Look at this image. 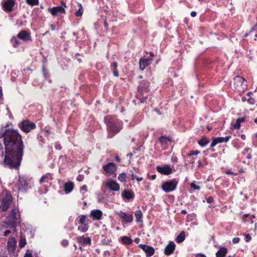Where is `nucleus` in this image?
Masks as SVG:
<instances>
[{
  "label": "nucleus",
  "instance_id": "1",
  "mask_svg": "<svg viewBox=\"0 0 257 257\" xmlns=\"http://www.w3.org/2000/svg\"><path fill=\"white\" fill-rule=\"evenodd\" d=\"M7 126L8 124L0 130V138L5 146L3 164L10 169L18 170L24 155V144L18 131Z\"/></svg>",
  "mask_w": 257,
  "mask_h": 257
},
{
  "label": "nucleus",
  "instance_id": "2",
  "mask_svg": "<svg viewBox=\"0 0 257 257\" xmlns=\"http://www.w3.org/2000/svg\"><path fill=\"white\" fill-rule=\"evenodd\" d=\"M105 121L107 125L108 137L111 138L118 133L122 127V122L115 117L106 116Z\"/></svg>",
  "mask_w": 257,
  "mask_h": 257
},
{
  "label": "nucleus",
  "instance_id": "3",
  "mask_svg": "<svg viewBox=\"0 0 257 257\" xmlns=\"http://www.w3.org/2000/svg\"><path fill=\"white\" fill-rule=\"evenodd\" d=\"M9 223L14 228V230H16V226L20 223V217L19 210L17 208L13 209L9 216L7 217Z\"/></svg>",
  "mask_w": 257,
  "mask_h": 257
},
{
  "label": "nucleus",
  "instance_id": "4",
  "mask_svg": "<svg viewBox=\"0 0 257 257\" xmlns=\"http://www.w3.org/2000/svg\"><path fill=\"white\" fill-rule=\"evenodd\" d=\"M89 219L86 215H81L77 217L75 220V224L78 222L79 225L78 226V230L81 233L86 232L89 228Z\"/></svg>",
  "mask_w": 257,
  "mask_h": 257
},
{
  "label": "nucleus",
  "instance_id": "5",
  "mask_svg": "<svg viewBox=\"0 0 257 257\" xmlns=\"http://www.w3.org/2000/svg\"><path fill=\"white\" fill-rule=\"evenodd\" d=\"M178 184L177 179L166 181L162 185V189L166 193H169L176 190Z\"/></svg>",
  "mask_w": 257,
  "mask_h": 257
},
{
  "label": "nucleus",
  "instance_id": "6",
  "mask_svg": "<svg viewBox=\"0 0 257 257\" xmlns=\"http://www.w3.org/2000/svg\"><path fill=\"white\" fill-rule=\"evenodd\" d=\"M19 126L23 132L26 133H29L36 127L35 123L31 122L28 119L24 120L19 123Z\"/></svg>",
  "mask_w": 257,
  "mask_h": 257
},
{
  "label": "nucleus",
  "instance_id": "7",
  "mask_svg": "<svg viewBox=\"0 0 257 257\" xmlns=\"http://www.w3.org/2000/svg\"><path fill=\"white\" fill-rule=\"evenodd\" d=\"M116 214L119 216L121 222L122 223H131L133 220L134 217L133 212L126 214L125 212L120 211L117 212Z\"/></svg>",
  "mask_w": 257,
  "mask_h": 257
},
{
  "label": "nucleus",
  "instance_id": "8",
  "mask_svg": "<svg viewBox=\"0 0 257 257\" xmlns=\"http://www.w3.org/2000/svg\"><path fill=\"white\" fill-rule=\"evenodd\" d=\"M103 184L111 191H118L119 190V185L114 180L107 179L103 182Z\"/></svg>",
  "mask_w": 257,
  "mask_h": 257
},
{
  "label": "nucleus",
  "instance_id": "9",
  "mask_svg": "<svg viewBox=\"0 0 257 257\" xmlns=\"http://www.w3.org/2000/svg\"><path fill=\"white\" fill-rule=\"evenodd\" d=\"M17 247L16 240L14 237H10L7 242V249L10 254L15 255Z\"/></svg>",
  "mask_w": 257,
  "mask_h": 257
},
{
  "label": "nucleus",
  "instance_id": "10",
  "mask_svg": "<svg viewBox=\"0 0 257 257\" xmlns=\"http://www.w3.org/2000/svg\"><path fill=\"white\" fill-rule=\"evenodd\" d=\"M234 84L236 86L235 88L237 89H243L246 86V84L245 83V79L240 76H236L233 79Z\"/></svg>",
  "mask_w": 257,
  "mask_h": 257
},
{
  "label": "nucleus",
  "instance_id": "11",
  "mask_svg": "<svg viewBox=\"0 0 257 257\" xmlns=\"http://www.w3.org/2000/svg\"><path fill=\"white\" fill-rule=\"evenodd\" d=\"M157 171L162 174L168 175L173 172L172 168L169 165H165L163 166H157Z\"/></svg>",
  "mask_w": 257,
  "mask_h": 257
},
{
  "label": "nucleus",
  "instance_id": "12",
  "mask_svg": "<svg viewBox=\"0 0 257 257\" xmlns=\"http://www.w3.org/2000/svg\"><path fill=\"white\" fill-rule=\"evenodd\" d=\"M104 170L109 175L114 174L116 176L115 171L116 170V166L113 163H109L103 166Z\"/></svg>",
  "mask_w": 257,
  "mask_h": 257
},
{
  "label": "nucleus",
  "instance_id": "13",
  "mask_svg": "<svg viewBox=\"0 0 257 257\" xmlns=\"http://www.w3.org/2000/svg\"><path fill=\"white\" fill-rule=\"evenodd\" d=\"M15 4V0H6L2 3V6L5 11L10 12L13 11Z\"/></svg>",
  "mask_w": 257,
  "mask_h": 257
},
{
  "label": "nucleus",
  "instance_id": "14",
  "mask_svg": "<svg viewBox=\"0 0 257 257\" xmlns=\"http://www.w3.org/2000/svg\"><path fill=\"white\" fill-rule=\"evenodd\" d=\"M139 246L146 252L147 257L152 256L155 253L154 248L152 246L143 244H139Z\"/></svg>",
  "mask_w": 257,
  "mask_h": 257
},
{
  "label": "nucleus",
  "instance_id": "15",
  "mask_svg": "<svg viewBox=\"0 0 257 257\" xmlns=\"http://www.w3.org/2000/svg\"><path fill=\"white\" fill-rule=\"evenodd\" d=\"M17 36L19 39L24 42H28L31 40L30 33L25 30L21 31Z\"/></svg>",
  "mask_w": 257,
  "mask_h": 257
},
{
  "label": "nucleus",
  "instance_id": "16",
  "mask_svg": "<svg viewBox=\"0 0 257 257\" xmlns=\"http://www.w3.org/2000/svg\"><path fill=\"white\" fill-rule=\"evenodd\" d=\"M230 138V136H226L225 137L214 138L211 143L210 146L211 147H214L219 143H221L223 142H227Z\"/></svg>",
  "mask_w": 257,
  "mask_h": 257
},
{
  "label": "nucleus",
  "instance_id": "17",
  "mask_svg": "<svg viewBox=\"0 0 257 257\" xmlns=\"http://www.w3.org/2000/svg\"><path fill=\"white\" fill-rule=\"evenodd\" d=\"M53 17L56 16L58 14H65V10L62 6L53 7L49 10Z\"/></svg>",
  "mask_w": 257,
  "mask_h": 257
},
{
  "label": "nucleus",
  "instance_id": "18",
  "mask_svg": "<svg viewBox=\"0 0 257 257\" xmlns=\"http://www.w3.org/2000/svg\"><path fill=\"white\" fill-rule=\"evenodd\" d=\"M176 245L173 241H170L165 247L164 253L167 255L172 254L175 249Z\"/></svg>",
  "mask_w": 257,
  "mask_h": 257
},
{
  "label": "nucleus",
  "instance_id": "19",
  "mask_svg": "<svg viewBox=\"0 0 257 257\" xmlns=\"http://www.w3.org/2000/svg\"><path fill=\"white\" fill-rule=\"evenodd\" d=\"M77 242L81 245H90L91 243V239L89 237H85L84 236H78L76 237Z\"/></svg>",
  "mask_w": 257,
  "mask_h": 257
},
{
  "label": "nucleus",
  "instance_id": "20",
  "mask_svg": "<svg viewBox=\"0 0 257 257\" xmlns=\"http://www.w3.org/2000/svg\"><path fill=\"white\" fill-rule=\"evenodd\" d=\"M11 196H7L5 197L2 202V209L3 211H6L12 202Z\"/></svg>",
  "mask_w": 257,
  "mask_h": 257
},
{
  "label": "nucleus",
  "instance_id": "21",
  "mask_svg": "<svg viewBox=\"0 0 257 257\" xmlns=\"http://www.w3.org/2000/svg\"><path fill=\"white\" fill-rule=\"evenodd\" d=\"M90 215L94 220H100L102 216V212L99 209L92 210L90 213Z\"/></svg>",
  "mask_w": 257,
  "mask_h": 257
},
{
  "label": "nucleus",
  "instance_id": "22",
  "mask_svg": "<svg viewBox=\"0 0 257 257\" xmlns=\"http://www.w3.org/2000/svg\"><path fill=\"white\" fill-rule=\"evenodd\" d=\"M152 61V58H141L140 59V67L142 70H144L146 67L150 65Z\"/></svg>",
  "mask_w": 257,
  "mask_h": 257
},
{
  "label": "nucleus",
  "instance_id": "23",
  "mask_svg": "<svg viewBox=\"0 0 257 257\" xmlns=\"http://www.w3.org/2000/svg\"><path fill=\"white\" fill-rule=\"evenodd\" d=\"M19 191H26L28 188V183L27 181L22 177H19Z\"/></svg>",
  "mask_w": 257,
  "mask_h": 257
},
{
  "label": "nucleus",
  "instance_id": "24",
  "mask_svg": "<svg viewBox=\"0 0 257 257\" xmlns=\"http://www.w3.org/2000/svg\"><path fill=\"white\" fill-rule=\"evenodd\" d=\"M52 179V175L51 173H48L42 176L39 182L40 184L45 185V183H49Z\"/></svg>",
  "mask_w": 257,
  "mask_h": 257
},
{
  "label": "nucleus",
  "instance_id": "25",
  "mask_svg": "<svg viewBox=\"0 0 257 257\" xmlns=\"http://www.w3.org/2000/svg\"><path fill=\"white\" fill-rule=\"evenodd\" d=\"M122 197L123 199H133L135 197V194L132 190H125L122 193Z\"/></svg>",
  "mask_w": 257,
  "mask_h": 257
},
{
  "label": "nucleus",
  "instance_id": "26",
  "mask_svg": "<svg viewBox=\"0 0 257 257\" xmlns=\"http://www.w3.org/2000/svg\"><path fill=\"white\" fill-rule=\"evenodd\" d=\"M74 183L71 181H69L65 183L64 185V191L66 194L70 193L74 189Z\"/></svg>",
  "mask_w": 257,
  "mask_h": 257
},
{
  "label": "nucleus",
  "instance_id": "27",
  "mask_svg": "<svg viewBox=\"0 0 257 257\" xmlns=\"http://www.w3.org/2000/svg\"><path fill=\"white\" fill-rule=\"evenodd\" d=\"M135 215L136 218V221L137 222L139 223L142 222L143 213L140 209L136 211Z\"/></svg>",
  "mask_w": 257,
  "mask_h": 257
},
{
  "label": "nucleus",
  "instance_id": "28",
  "mask_svg": "<svg viewBox=\"0 0 257 257\" xmlns=\"http://www.w3.org/2000/svg\"><path fill=\"white\" fill-rule=\"evenodd\" d=\"M227 250L225 247H221L216 252V257H225L227 253Z\"/></svg>",
  "mask_w": 257,
  "mask_h": 257
},
{
  "label": "nucleus",
  "instance_id": "29",
  "mask_svg": "<svg viewBox=\"0 0 257 257\" xmlns=\"http://www.w3.org/2000/svg\"><path fill=\"white\" fill-rule=\"evenodd\" d=\"M11 42L14 47H18L21 44V42L19 40V38H18V36L17 37H13L11 40Z\"/></svg>",
  "mask_w": 257,
  "mask_h": 257
},
{
  "label": "nucleus",
  "instance_id": "30",
  "mask_svg": "<svg viewBox=\"0 0 257 257\" xmlns=\"http://www.w3.org/2000/svg\"><path fill=\"white\" fill-rule=\"evenodd\" d=\"M121 240L123 243L125 244H131L133 243V240L131 237L127 236H123L121 237Z\"/></svg>",
  "mask_w": 257,
  "mask_h": 257
},
{
  "label": "nucleus",
  "instance_id": "31",
  "mask_svg": "<svg viewBox=\"0 0 257 257\" xmlns=\"http://www.w3.org/2000/svg\"><path fill=\"white\" fill-rule=\"evenodd\" d=\"M209 142V140L205 138H202L198 141V144L201 146V147H205L206 146Z\"/></svg>",
  "mask_w": 257,
  "mask_h": 257
},
{
  "label": "nucleus",
  "instance_id": "32",
  "mask_svg": "<svg viewBox=\"0 0 257 257\" xmlns=\"http://www.w3.org/2000/svg\"><path fill=\"white\" fill-rule=\"evenodd\" d=\"M185 232L182 231L176 237V241L178 243H181L183 242L185 239Z\"/></svg>",
  "mask_w": 257,
  "mask_h": 257
},
{
  "label": "nucleus",
  "instance_id": "33",
  "mask_svg": "<svg viewBox=\"0 0 257 257\" xmlns=\"http://www.w3.org/2000/svg\"><path fill=\"white\" fill-rule=\"evenodd\" d=\"M252 151L251 149L249 148H246L243 151V154L245 156L247 159H250L251 158L250 153Z\"/></svg>",
  "mask_w": 257,
  "mask_h": 257
},
{
  "label": "nucleus",
  "instance_id": "34",
  "mask_svg": "<svg viewBox=\"0 0 257 257\" xmlns=\"http://www.w3.org/2000/svg\"><path fill=\"white\" fill-rule=\"evenodd\" d=\"M78 10L75 12V15L77 17H81L83 13V9L82 6L80 4H78Z\"/></svg>",
  "mask_w": 257,
  "mask_h": 257
},
{
  "label": "nucleus",
  "instance_id": "35",
  "mask_svg": "<svg viewBox=\"0 0 257 257\" xmlns=\"http://www.w3.org/2000/svg\"><path fill=\"white\" fill-rule=\"evenodd\" d=\"M27 243L26 238L24 236H21L20 237V241L19 243V246L21 248L24 247Z\"/></svg>",
  "mask_w": 257,
  "mask_h": 257
},
{
  "label": "nucleus",
  "instance_id": "36",
  "mask_svg": "<svg viewBox=\"0 0 257 257\" xmlns=\"http://www.w3.org/2000/svg\"><path fill=\"white\" fill-rule=\"evenodd\" d=\"M27 4L31 6H38L39 0H26Z\"/></svg>",
  "mask_w": 257,
  "mask_h": 257
},
{
  "label": "nucleus",
  "instance_id": "37",
  "mask_svg": "<svg viewBox=\"0 0 257 257\" xmlns=\"http://www.w3.org/2000/svg\"><path fill=\"white\" fill-rule=\"evenodd\" d=\"M126 177L125 173H121L118 176V180L121 182H124L126 181Z\"/></svg>",
  "mask_w": 257,
  "mask_h": 257
},
{
  "label": "nucleus",
  "instance_id": "38",
  "mask_svg": "<svg viewBox=\"0 0 257 257\" xmlns=\"http://www.w3.org/2000/svg\"><path fill=\"white\" fill-rule=\"evenodd\" d=\"M159 141L162 144H167L168 142H170V139L168 138L162 136L160 138Z\"/></svg>",
  "mask_w": 257,
  "mask_h": 257
},
{
  "label": "nucleus",
  "instance_id": "39",
  "mask_svg": "<svg viewBox=\"0 0 257 257\" xmlns=\"http://www.w3.org/2000/svg\"><path fill=\"white\" fill-rule=\"evenodd\" d=\"M190 186L191 188H193L195 190H199L200 189V187L198 185H196L194 182L191 183Z\"/></svg>",
  "mask_w": 257,
  "mask_h": 257
},
{
  "label": "nucleus",
  "instance_id": "40",
  "mask_svg": "<svg viewBox=\"0 0 257 257\" xmlns=\"http://www.w3.org/2000/svg\"><path fill=\"white\" fill-rule=\"evenodd\" d=\"M200 151L196 150V151H191L188 154V156H191L193 155H197L200 153Z\"/></svg>",
  "mask_w": 257,
  "mask_h": 257
},
{
  "label": "nucleus",
  "instance_id": "41",
  "mask_svg": "<svg viewBox=\"0 0 257 257\" xmlns=\"http://www.w3.org/2000/svg\"><path fill=\"white\" fill-rule=\"evenodd\" d=\"M87 191L86 185H83L80 189V193L84 194Z\"/></svg>",
  "mask_w": 257,
  "mask_h": 257
},
{
  "label": "nucleus",
  "instance_id": "42",
  "mask_svg": "<svg viewBox=\"0 0 257 257\" xmlns=\"http://www.w3.org/2000/svg\"><path fill=\"white\" fill-rule=\"evenodd\" d=\"M240 126V123L238 120V119H237L236 120L235 123L233 125V127L236 129H238V128H239Z\"/></svg>",
  "mask_w": 257,
  "mask_h": 257
},
{
  "label": "nucleus",
  "instance_id": "43",
  "mask_svg": "<svg viewBox=\"0 0 257 257\" xmlns=\"http://www.w3.org/2000/svg\"><path fill=\"white\" fill-rule=\"evenodd\" d=\"M110 67L111 68L112 70L113 69L116 70L117 67V63L116 62H114L111 63Z\"/></svg>",
  "mask_w": 257,
  "mask_h": 257
},
{
  "label": "nucleus",
  "instance_id": "44",
  "mask_svg": "<svg viewBox=\"0 0 257 257\" xmlns=\"http://www.w3.org/2000/svg\"><path fill=\"white\" fill-rule=\"evenodd\" d=\"M61 244L63 246H67L69 244V242L67 239H63L62 240Z\"/></svg>",
  "mask_w": 257,
  "mask_h": 257
},
{
  "label": "nucleus",
  "instance_id": "45",
  "mask_svg": "<svg viewBox=\"0 0 257 257\" xmlns=\"http://www.w3.org/2000/svg\"><path fill=\"white\" fill-rule=\"evenodd\" d=\"M214 199L212 196H209L206 199V201L208 203H211L213 202Z\"/></svg>",
  "mask_w": 257,
  "mask_h": 257
},
{
  "label": "nucleus",
  "instance_id": "46",
  "mask_svg": "<svg viewBox=\"0 0 257 257\" xmlns=\"http://www.w3.org/2000/svg\"><path fill=\"white\" fill-rule=\"evenodd\" d=\"M76 179L78 181L81 182L84 179V176L83 175H79L77 177Z\"/></svg>",
  "mask_w": 257,
  "mask_h": 257
},
{
  "label": "nucleus",
  "instance_id": "47",
  "mask_svg": "<svg viewBox=\"0 0 257 257\" xmlns=\"http://www.w3.org/2000/svg\"><path fill=\"white\" fill-rule=\"evenodd\" d=\"M239 240H240V238L239 237H234L232 239V243H234V244L238 243Z\"/></svg>",
  "mask_w": 257,
  "mask_h": 257
},
{
  "label": "nucleus",
  "instance_id": "48",
  "mask_svg": "<svg viewBox=\"0 0 257 257\" xmlns=\"http://www.w3.org/2000/svg\"><path fill=\"white\" fill-rule=\"evenodd\" d=\"M245 241L246 242H249L251 239V236H250V235L249 234H246L245 235Z\"/></svg>",
  "mask_w": 257,
  "mask_h": 257
},
{
  "label": "nucleus",
  "instance_id": "49",
  "mask_svg": "<svg viewBox=\"0 0 257 257\" xmlns=\"http://www.w3.org/2000/svg\"><path fill=\"white\" fill-rule=\"evenodd\" d=\"M112 72H113V75L115 77H118V75H119L118 72L116 70L113 69L112 70Z\"/></svg>",
  "mask_w": 257,
  "mask_h": 257
},
{
  "label": "nucleus",
  "instance_id": "50",
  "mask_svg": "<svg viewBox=\"0 0 257 257\" xmlns=\"http://www.w3.org/2000/svg\"><path fill=\"white\" fill-rule=\"evenodd\" d=\"M131 177V179L132 180H134L135 179H136V178H137L136 174L133 172L132 173Z\"/></svg>",
  "mask_w": 257,
  "mask_h": 257
},
{
  "label": "nucleus",
  "instance_id": "51",
  "mask_svg": "<svg viewBox=\"0 0 257 257\" xmlns=\"http://www.w3.org/2000/svg\"><path fill=\"white\" fill-rule=\"evenodd\" d=\"M147 97V96H145L142 98H140L141 102L144 103L146 101Z\"/></svg>",
  "mask_w": 257,
  "mask_h": 257
},
{
  "label": "nucleus",
  "instance_id": "52",
  "mask_svg": "<svg viewBox=\"0 0 257 257\" xmlns=\"http://www.w3.org/2000/svg\"><path fill=\"white\" fill-rule=\"evenodd\" d=\"M11 233V231L9 230H6L4 233V235L5 236H7L9 234Z\"/></svg>",
  "mask_w": 257,
  "mask_h": 257
},
{
  "label": "nucleus",
  "instance_id": "53",
  "mask_svg": "<svg viewBox=\"0 0 257 257\" xmlns=\"http://www.w3.org/2000/svg\"><path fill=\"white\" fill-rule=\"evenodd\" d=\"M3 97V90L2 87L0 86V99H2Z\"/></svg>",
  "mask_w": 257,
  "mask_h": 257
},
{
  "label": "nucleus",
  "instance_id": "54",
  "mask_svg": "<svg viewBox=\"0 0 257 257\" xmlns=\"http://www.w3.org/2000/svg\"><path fill=\"white\" fill-rule=\"evenodd\" d=\"M196 257H206L205 255L202 253H198L196 254Z\"/></svg>",
  "mask_w": 257,
  "mask_h": 257
},
{
  "label": "nucleus",
  "instance_id": "55",
  "mask_svg": "<svg viewBox=\"0 0 257 257\" xmlns=\"http://www.w3.org/2000/svg\"><path fill=\"white\" fill-rule=\"evenodd\" d=\"M190 15H191V17H195L196 16V13L195 11H192V12H191Z\"/></svg>",
  "mask_w": 257,
  "mask_h": 257
},
{
  "label": "nucleus",
  "instance_id": "56",
  "mask_svg": "<svg viewBox=\"0 0 257 257\" xmlns=\"http://www.w3.org/2000/svg\"><path fill=\"white\" fill-rule=\"evenodd\" d=\"M237 119L239 121L240 123L244 121V118H243V117H240V118H238Z\"/></svg>",
  "mask_w": 257,
  "mask_h": 257
},
{
  "label": "nucleus",
  "instance_id": "57",
  "mask_svg": "<svg viewBox=\"0 0 257 257\" xmlns=\"http://www.w3.org/2000/svg\"><path fill=\"white\" fill-rule=\"evenodd\" d=\"M50 27L52 31H54L55 30V26L54 25H50Z\"/></svg>",
  "mask_w": 257,
  "mask_h": 257
},
{
  "label": "nucleus",
  "instance_id": "58",
  "mask_svg": "<svg viewBox=\"0 0 257 257\" xmlns=\"http://www.w3.org/2000/svg\"><path fill=\"white\" fill-rule=\"evenodd\" d=\"M24 257H32V255L31 253H26Z\"/></svg>",
  "mask_w": 257,
  "mask_h": 257
},
{
  "label": "nucleus",
  "instance_id": "59",
  "mask_svg": "<svg viewBox=\"0 0 257 257\" xmlns=\"http://www.w3.org/2000/svg\"><path fill=\"white\" fill-rule=\"evenodd\" d=\"M55 148L57 150H60L61 149V147L60 145H56L55 146Z\"/></svg>",
  "mask_w": 257,
  "mask_h": 257
},
{
  "label": "nucleus",
  "instance_id": "60",
  "mask_svg": "<svg viewBox=\"0 0 257 257\" xmlns=\"http://www.w3.org/2000/svg\"><path fill=\"white\" fill-rule=\"evenodd\" d=\"M136 180H137V181L138 182H140V181H141L143 180V178L142 177H138L136 178Z\"/></svg>",
  "mask_w": 257,
  "mask_h": 257
},
{
  "label": "nucleus",
  "instance_id": "61",
  "mask_svg": "<svg viewBox=\"0 0 257 257\" xmlns=\"http://www.w3.org/2000/svg\"><path fill=\"white\" fill-rule=\"evenodd\" d=\"M245 138H246V137H245V135H244V134H242V135H241V139L242 140H245Z\"/></svg>",
  "mask_w": 257,
  "mask_h": 257
},
{
  "label": "nucleus",
  "instance_id": "62",
  "mask_svg": "<svg viewBox=\"0 0 257 257\" xmlns=\"http://www.w3.org/2000/svg\"><path fill=\"white\" fill-rule=\"evenodd\" d=\"M181 213L183 214H186L187 212L185 210H182Z\"/></svg>",
  "mask_w": 257,
  "mask_h": 257
},
{
  "label": "nucleus",
  "instance_id": "63",
  "mask_svg": "<svg viewBox=\"0 0 257 257\" xmlns=\"http://www.w3.org/2000/svg\"><path fill=\"white\" fill-rule=\"evenodd\" d=\"M156 178V175H152V176H151V178L152 179V180H154Z\"/></svg>",
  "mask_w": 257,
  "mask_h": 257
},
{
  "label": "nucleus",
  "instance_id": "64",
  "mask_svg": "<svg viewBox=\"0 0 257 257\" xmlns=\"http://www.w3.org/2000/svg\"><path fill=\"white\" fill-rule=\"evenodd\" d=\"M115 160L119 162L120 161V159L118 156H116Z\"/></svg>",
  "mask_w": 257,
  "mask_h": 257
}]
</instances>
